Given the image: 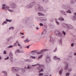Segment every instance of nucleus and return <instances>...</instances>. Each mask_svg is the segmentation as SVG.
Wrapping results in <instances>:
<instances>
[{
	"label": "nucleus",
	"instance_id": "32",
	"mask_svg": "<svg viewBox=\"0 0 76 76\" xmlns=\"http://www.w3.org/2000/svg\"><path fill=\"white\" fill-rule=\"evenodd\" d=\"M12 47H13V46L10 45L9 46V48H12Z\"/></svg>",
	"mask_w": 76,
	"mask_h": 76
},
{
	"label": "nucleus",
	"instance_id": "43",
	"mask_svg": "<svg viewBox=\"0 0 76 76\" xmlns=\"http://www.w3.org/2000/svg\"><path fill=\"white\" fill-rule=\"evenodd\" d=\"M74 14L75 15V16H76V13H74Z\"/></svg>",
	"mask_w": 76,
	"mask_h": 76
},
{
	"label": "nucleus",
	"instance_id": "17",
	"mask_svg": "<svg viewBox=\"0 0 76 76\" xmlns=\"http://www.w3.org/2000/svg\"><path fill=\"white\" fill-rule=\"evenodd\" d=\"M62 71H63V70H61L59 71V73L60 75H61V73H62Z\"/></svg>",
	"mask_w": 76,
	"mask_h": 76
},
{
	"label": "nucleus",
	"instance_id": "23",
	"mask_svg": "<svg viewBox=\"0 0 76 76\" xmlns=\"http://www.w3.org/2000/svg\"><path fill=\"white\" fill-rule=\"evenodd\" d=\"M58 35L60 37H61V33H59Z\"/></svg>",
	"mask_w": 76,
	"mask_h": 76
},
{
	"label": "nucleus",
	"instance_id": "6",
	"mask_svg": "<svg viewBox=\"0 0 76 76\" xmlns=\"http://www.w3.org/2000/svg\"><path fill=\"white\" fill-rule=\"evenodd\" d=\"M38 14L39 16H44V15L41 13H39Z\"/></svg>",
	"mask_w": 76,
	"mask_h": 76
},
{
	"label": "nucleus",
	"instance_id": "14",
	"mask_svg": "<svg viewBox=\"0 0 76 76\" xmlns=\"http://www.w3.org/2000/svg\"><path fill=\"white\" fill-rule=\"evenodd\" d=\"M7 24V22L6 21H4L3 23H2L3 25H4V24Z\"/></svg>",
	"mask_w": 76,
	"mask_h": 76
},
{
	"label": "nucleus",
	"instance_id": "12",
	"mask_svg": "<svg viewBox=\"0 0 76 76\" xmlns=\"http://www.w3.org/2000/svg\"><path fill=\"white\" fill-rule=\"evenodd\" d=\"M29 42V40H28V39H27L24 41V42L26 43V42Z\"/></svg>",
	"mask_w": 76,
	"mask_h": 76
},
{
	"label": "nucleus",
	"instance_id": "15",
	"mask_svg": "<svg viewBox=\"0 0 76 76\" xmlns=\"http://www.w3.org/2000/svg\"><path fill=\"white\" fill-rule=\"evenodd\" d=\"M3 73H5V75H6V76H7V72H6L5 71H3Z\"/></svg>",
	"mask_w": 76,
	"mask_h": 76
},
{
	"label": "nucleus",
	"instance_id": "2",
	"mask_svg": "<svg viewBox=\"0 0 76 76\" xmlns=\"http://www.w3.org/2000/svg\"><path fill=\"white\" fill-rule=\"evenodd\" d=\"M12 71L13 72H15V71H17L18 70V68L16 67H12Z\"/></svg>",
	"mask_w": 76,
	"mask_h": 76
},
{
	"label": "nucleus",
	"instance_id": "1",
	"mask_svg": "<svg viewBox=\"0 0 76 76\" xmlns=\"http://www.w3.org/2000/svg\"><path fill=\"white\" fill-rule=\"evenodd\" d=\"M48 51V49H43L41 50V51L39 52H38L37 53V54H42L43 53V51Z\"/></svg>",
	"mask_w": 76,
	"mask_h": 76
},
{
	"label": "nucleus",
	"instance_id": "44",
	"mask_svg": "<svg viewBox=\"0 0 76 76\" xmlns=\"http://www.w3.org/2000/svg\"><path fill=\"white\" fill-rule=\"evenodd\" d=\"M74 55H75L76 56V53H74Z\"/></svg>",
	"mask_w": 76,
	"mask_h": 76
},
{
	"label": "nucleus",
	"instance_id": "22",
	"mask_svg": "<svg viewBox=\"0 0 76 76\" xmlns=\"http://www.w3.org/2000/svg\"><path fill=\"white\" fill-rule=\"evenodd\" d=\"M4 54H6L7 53H6V51L4 50Z\"/></svg>",
	"mask_w": 76,
	"mask_h": 76
},
{
	"label": "nucleus",
	"instance_id": "35",
	"mask_svg": "<svg viewBox=\"0 0 76 76\" xmlns=\"http://www.w3.org/2000/svg\"><path fill=\"white\" fill-rule=\"evenodd\" d=\"M20 34H21V35H24V33H20Z\"/></svg>",
	"mask_w": 76,
	"mask_h": 76
},
{
	"label": "nucleus",
	"instance_id": "42",
	"mask_svg": "<svg viewBox=\"0 0 76 76\" xmlns=\"http://www.w3.org/2000/svg\"><path fill=\"white\" fill-rule=\"evenodd\" d=\"M36 29H39V28L37 27L36 28Z\"/></svg>",
	"mask_w": 76,
	"mask_h": 76
},
{
	"label": "nucleus",
	"instance_id": "40",
	"mask_svg": "<svg viewBox=\"0 0 76 76\" xmlns=\"http://www.w3.org/2000/svg\"><path fill=\"white\" fill-rule=\"evenodd\" d=\"M31 7H32L30 6V7H28L27 8H31Z\"/></svg>",
	"mask_w": 76,
	"mask_h": 76
},
{
	"label": "nucleus",
	"instance_id": "49",
	"mask_svg": "<svg viewBox=\"0 0 76 76\" xmlns=\"http://www.w3.org/2000/svg\"><path fill=\"white\" fill-rule=\"evenodd\" d=\"M74 18H75V17H74Z\"/></svg>",
	"mask_w": 76,
	"mask_h": 76
},
{
	"label": "nucleus",
	"instance_id": "5",
	"mask_svg": "<svg viewBox=\"0 0 76 76\" xmlns=\"http://www.w3.org/2000/svg\"><path fill=\"white\" fill-rule=\"evenodd\" d=\"M46 60H50V56H47L46 57Z\"/></svg>",
	"mask_w": 76,
	"mask_h": 76
},
{
	"label": "nucleus",
	"instance_id": "31",
	"mask_svg": "<svg viewBox=\"0 0 76 76\" xmlns=\"http://www.w3.org/2000/svg\"><path fill=\"white\" fill-rule=\"evenodd\" d=\"M14 46H15H15H16V45H17L16 44V43H14Z\"/></svg>",
	"mask_w": 76,
	"mask_h": 76
},
{
	"label": "nucleus",
	"instance_id": "34",
	"mask_svg": "<svg viewBox=\"0 0 76 76\" xmlns=\"http://www.w3.org/2000/svg\"><path fill=\"white\" fill-rule=\"evenodd\" d=\"M19 50H17V53H20V51H19Z\"/></svg>",
	"mask_w": 76,
	"mask_h": 76
},
{
	"label": "nucleus",
	"instance_id": "41",
	"mask_svg": "<svg viewBox=\"0 0 76 76\" xmlns=\"http://www.w3.org/2000/svg\"><path fill=\"white\" fill-rule=\"evenodd\" d=\"M30 67H29V66H28V67H27V68L28 69H29Z\"/></svg>",
	"mask_w": 76,
	"mask_h": 76
},
{
	"label": "nucleus",
	"instance_id": "39",
	"mask_svg": "<svg viewBox=\"0 0 76 76\" xmlns=\"http://www.w3.org/2000/svg\"><path fill=\"white\" fill-rule=\"evenodd\" d=\"M27 48H29V46H28L27 47Z\"/></svg>",
	"mask_w": 76,
	"mask_h": 76
},
{
	"label": "nucleus",
	"instance_id": "4",
	"mask_svg": "<svg viewBox=\"0 0 76 76\" xmlns=\"http://www.w3.org/2000/svg\"><path fill=\"white\" fill-rule=\"evenodd\" d=\"M6 7V5L4 4H3L2 5V9H4Z\"/></svg>",
	"mask_w": 76,
	"mask_h": 76
},
{
	"label": "nucleus",
	"instance_id": "29",
	"mask_svg": "<svg viewBox=\"0 0 76 76\" xmlns=\"http://www.w3.org/2000/svg\"><path fill=\"white\" fill-rule=\"evenodd\" d=\"M39 25H40V26H43V24H42L41 23H40L39 24Z\"/></svg>",
	"mask_w": 76,
	"mask_h": 76
},
{
	"label": "nucleus",
	"instance_id": "7",
	"mask_svg": "<svg viewBox=\"0 0 76 76\" xmlns=\"http://www.w3.org/2000/svg\"><path fill=\"white\" fill-rule=\"evenodd\" d=\"M55 21L56 22V23H57V25H59V23H58V22H57V19H55Z\"/></svg>",
	"mask_w": 76,
	"mask_h": 76
},
{
	"label": "nucleus",
	"instance_id": "11",
	"mask_svg": "<svg viewBox=\"0 0 76 76\" xmlns=\"http://www.w3.org/2000/svg\"><path fill=\"white\" fill-rule=\"evenodd\" d=\"M16 43L18 44V46L20 47V45L19 44V42L18 41H17L16 42Z\"/></svg>",
	"mask_w": 76,
	"mask_h": 76
},
{
	"label": "nucleus",
	"instance_id": "46",
	"mask_svg": "<svg viewBox=\"0 0 76 76\" xmlns=\"http://www.w3.org/2000/svg\"><path fill=\"white\" fill-rule=\"evenodd\" d=\"M1 57L0 56V60H1Z\"/></svg>",
	"mask_w": 76,
	"mask_h": 76
},
{
	"label": "nucleus",
	"instance_id": "25",
	"mask_svg": "<svg viewBox=\"0 0 76 76\" xmlns=\"http://www.w3.org/2000/svg\"><path fill=\"white\" fill-rule=\"evenodd\" d=\"M39 68H41V67L42 66H43V65H39Z\"/></svg>",
	"mask_w": 76,
	"mask_h": 76
},
{
	"label": "nucleus",
	"instance_id": "20",
	"mask_svg": "<svg viewBox=\"0 0 76 76\" xmlns=\"http://www.w3.org/2000/svg\"><path fill=\"white\" fill-rule=\"evenodd\" d=\"M43 72V69H41L40 71H39V73H40V72Z\"/></svg>",
	"mask_w": 76,
	"mask_h": 76
},
{
	"label": "nucleus",
	"instance_id": "16",
	"mask_svg": "<svg viewBox=\"0 0 76 76\" xmlns=\"http://www.w3.org/2000/svg\"><path fill=\"white\" fill-rule=\"evenodd\" d=\"M6 21L7 22H11L12 20H6Z\"/></svg>",
	"mask_w": 76,
	"mask_h": 76
},
{
	"label": "nucleus",
	"instance_id": "19",
	"mask_svg": "<svg viewBox=\"0 0 76 76\" xmlns=\"http://www.w3.org/2000/svg\"><path fill=\"white\" fill-rule=\"evenodd\" d=\"M62 32L63 34H64V35H66V33H65V32H64V31H62Z\"/></svg>",
	"mask_w": 76,
	"mask_h": 76
},
{
	"label": "nucleus",
	"instance_id": "24",
	"mask_svg": "<svg viewBox=\"0 0 76 76\" xmlns=\"http://www.w3.org/2000/svg\"><path fill=\"white\" fill-rule=\"evenodd\" d=\"M67 13H71V11L70 10H69L68 11H67Z\"/></svg>",
	"mask_w": 76,
	"mask_h": 76
},
{
	"label": "nucleus",
	"instance_id": "47",
	"mask_svg": "<svg viewBox=\"0 0 76 76\" xmlns=\"http://www.w3.org/2000/svg\"><path fill=\"white\" fill-rule=\"evenodd\" d=\"M24 68L25 69H27L26 67H25Z\"/></svg>",
	"mask_w": 76,
	"mask_h": 76
},
{
	"label": "nucleus",
	"instance_id": "18",
	"mask_svg": "<svg viewBox=\"0 0 76 76\" xmlns=\"http://www.w3.org/2000/svg\"><path fill=\"white\" fill-rule=\"evenodd\" d=\"M69 75H70V73H67L66 74V76H69Z\"/></svg>",
	"mask_w": 76,
	"mask_h": 76
},
{
	"label": "nucleus",
	"instance_id": "38",
	"mask_svg": "<svg viewBox=\"0 0 76 76\" xmlns=\"http://www.w3.org/2000/svg\"><path fill=\"white\" fill-rule=\"evenodd\" d=\"M38 65L37 64H36V65H32V66H36Z\"/></svg>",
	"mask_w": 76,
	"mask_h": 76
},
{
	"label": "nucleus",
	"instance_id": "3",
	"mask_svg": "<svg viewBox=\"0 0 76 76\" xmlns=\"http://www.w3.org/2000/svg\"><path fill=\"white\" fill-rule=\"evenodd\" d=\"M5 10H8V11H10V12H13V11L10 10V9H9V7H6L5 8Z\"/></svg>",
	"mask_w": 76,
	"mask_h": 76
},
{
	"label": "nucleus",
	"instance_id": "30",
	"mask_svg": "<svg viewBox=\"0 0 76 76\" xmlns=\"http://www.w3.org/2000/svg\"><path fill=\"white\" fill-rule=\"evenodd\" d=\"M74 46V44L73 43H72L71 44V46L73 47Z\"/></svg>",
	"mask_w": 76,
	"mask_h": 76
},
{
	"label": "nucleus",
	"instance_id": "21",
	"mask_svg": "<svg viewBox=\"0 0 76 76\" xmlns=\"http://www.w3.org/2000/svg\"><path fill=\"white\" fill-rule=\"evenodd\" d=\"M39 76H42L43 75V74L42 73H40L39 74Z\"/></svg>",
	"mask_w": 76,
	"mask_h": 76
},
{
	"label": "nucleus",
	"instance_id": "48",
	"mask_svg": "<svg viewBox=\"0 0 76 76\" xmlns=\"http://www.w3.org/2000/svg\"><path fill=\"white\" fill-rule=\"evenodd\" d=\"M49 76H51V75H50Z\"/></svg>",
	"mask_w": 76,
	"mask_h": 76
},
{
	"label": "nucleus",
	"instance_id": "28",
	"mask_svg": "<svg viewBox=\"0 0 76 76\" xmlns=\"http://www.w3.org/2000/svg\"><path fill=\"white\" fill-rule=\"evenodd\" d=\"M9 58L8 57L7 58H5V60H8V59H9Z\"/></svg>",
	"mask_w": 76,
	"mask_h": 76
},
{
	"label": "nucleus",
	"instance_id": "13",
	"mask_svg": "<svg viewBox=\"0 0 76 76\" xmlns=\"http://www.w3.org/2000/svg\"><path fill=\"white\" fill-rule=\"evenodd\" d=\"M55 58H56V59H60V58H57V56H54V60H55Z\"/></svg>",
	"mask_w": 76,
	"mask_h": 76
},
{
	"label": "nucleus",
	"instance_id": "8",
	"mask_svg": "<svg viewBox=\"0 0 76 76\" xmlns=\"http://www.w3.org/2000/svg\"><path fill=\"white\" fill-rule=\"evenodd\" d=\"M58 19L59 20H64V18H58Z\"/></svg>",
	"mask_w": 76,
	"mask_h": 76
},
{
	"label": "nucleus",
	"instance_id": "50",
	"mask_svg": "<svg viewBox=\"0 0 76 76\" xmlns=\"http://www.w3.org/2000/svg\"><path fill=\"white\" fill-rule=\"evenodd\" d=\"M56 50H57V49H56Z\"/></svg>",
	"mask_w": 76,
	"mask_h": 76
},
{
	"label": "nucleus",
	"instance_id": "37",
	"mask_svg": "<svg viewBox=\"0 0 76 76\" xmlns=\"http://www.w3.org/2000/svg\"><path fill=\"white\" fill-rule=\"evenodd\" d=\"M25 37V36H23L21 37V38H23Z\"/></svg>",
	"mask_w": 76,
	"mask_h": 76
},
{
	"label": "nucleus",
	"instance_id": "51",
	"mask_svg": "<svg viewBox=\"0 0 76 76\" xmlns=\"http://www.w3.org/2000/svg\"><path fill=\"white\" fill-rule=\"evenodd\" d=\"M55 51V50H54V52Z\"/></svg>",
	"mask_w": 76,
	"mask_h": 76
},
{
	"label": "nucleus",
	"instance_id": "26",
	"mask_svg": "<svg viewBox=\"0 0 76 76\" xmlns=\"http://www.w3.org/2000/svg\"><path fill=\"white\" fill-rule=\"evenodd\" d=\"M14 28H13V27H12L10 28H9V29H13Z\"/></svg>",
	"mask_w": 76,
	"mask_h": 76
},
{
	"label": "nucleus",
	"instance_id": "27",
	"mask_svg": "<svg viewBox=\"0 0 76 76\" xmlns=\"http://www.w3.org/2000/svg\"><path fill=\"white\" fill-rule=\"evenodd\" d=\"M67 68H68V67L67 66V64L66 65V67H65V69H67Z\"/></svg>",
	"mask_w": 76,
	"mask_h": 76
},
{
	"label": "nucleus",
	"instance_id": "45",
	"mask_svg": "<svg viewBox=\"0 0 76 76\" xmlns=\"http://www.w3.org/2000/svg\"><path fill=\"white\" fill-rule=\"evenodd\" d=\"M16 76H19V75L18 74H16Z\"/></svg>",
	"mask_w": 76,
	"mask_h": 76
},
{
	"label": "nucleus",
	"instance_id": "10",
	"mask_svg": "<svg viewBox=\"0 0 76 76\" xmlns=\"http://www.w3.org/2000/svg\"><path fill=\"white\" fill-rule=\"evenodd\" d=\"M43 55H42L41 56H40L38 58V60H39V58H41L42 57Z\"/></svg>",
	"mask_w": 76,
	"mask_h": 76
},
{
	"label": "nucleus",
	"instance_id": "33",
	"mask_svg": "<svg viewBox=\"0 0 76 76\" xmlns=\"http://www.w3.org/2000/svg\"><path fill=\"white\" fill-rule=\"evenodd\" d=\"M31 53H35V51H31Z\"/></svg>",
	"mask_w": 76,
	"mask_h": 76
},
{
	"label": "nucleus",
	"instance_id": "52",
	"mask_svg": "<svg viewBox=\"0 0 76 76\" xmlns=\"http://www.w3.org/2000/svg\"><path fill=\"white\" fill-rule=\"evenodd\" d=\"M39 69V68H38V69Z\"/></svg>",
	"mask_w": 76,
	"mask_h": 76
},
{
	"label": "nucleus",
	"instance_id": "9",
	"mask_svg": "<svg viewBox=\"0 0 76 76\" xmlns=\"http://www.w3.org/2000/svg\"><path fill=\"white\" fill-rule=\"evenodd\" d=\"M30 58H33V59H35L36 57H35V56H31V57Z\"/></svg>",
	"mask_w": 76,
	"mask_h": 76
},
{
	"label": "nucleus",
	"instance_id": "36",
	"mask_svg": "<svg viewBox=\"0 0 76 76\" xmlns=\"http://www.w3.org/2000/svg\"><path fill=\"white\" fill-rule=\"evenodd\" d=\"M62 41L61 40L60 41V42L61 44H62V42H61Z\"/></svg>",
	"mask_w": 76,
	"mask_h": 76
}]
</instances>
